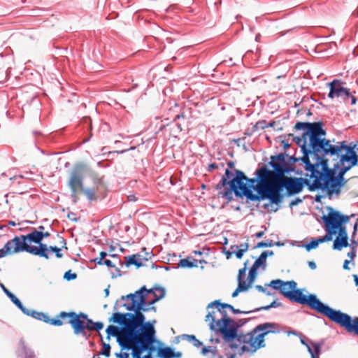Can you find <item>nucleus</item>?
Listing matches in <instances>:
<instances>
[{"label":"nucleus","mask_w":358,"mask_h":358,"mask_svg":"<svg viewBox=\"0 0 358 358\" xmlns=\"http://www.w3.org/2000/svg\"><path fill=\"white\" fill-rule=\"evenodd\" d=\"M39 234L43 240L50 236V233L48 231H39Z\"/></svg>","instance_id":"nucleus-63"},{"label":"nucleus","mask_w":358,"mask_h":358,"mask_svg":"<svg viewBox=\"0 0 358 358\" xmlns=\"http://www.w3.org/2000/svg\"><path fill=\"white\" fill-rule=\"evenodd\" d=\"M210 248L207 247H203L199 250H195L192 252L197 258L192 257V255L188 256L184 259H180L177 264H169L166 265H157L155 262H151V268L155 269H169V268H193L198 267V264H206L207 259L210 255ZM200 268H203V266L201 265Z\"/></svg>","instance_id":"nucleus-8"},{"label":"nucleus","mask_w":358,"mask_h":358,"mask_svg":"<svg viewBox=\"0 0 358 358\" xmlns=\"http://www.w3.org/2000/svg\"><path fill=\"white\" fill-rule=\"evenodd\" d=\"M349 99L350 100V104L352 106L355 105L357 101V97L355 96L351 92H350V95L348 96V100Z\"/></svg>","instance_id":"nucleus-59"},{"label":"nucleus","mask_w":358,"mask_h":358,"mask_svg":"<svg viewBox=\"0 0 358 358\" xmlns=\"http://www.w3.org/2000/svg\"><path fill=\"white\" fill-rule=\"evenodd\" d=\"M357 250L355 249L350 250V251L348 253V257L350 258L349 260H352L353 262L354 258L356 257Z\"/></svg>","instance_id":"nucleus-56"},{"label":"nucleus","mask_w":358,"mask_h":358,"mask_svg":"<svg viewBox=\"0 0 358 358\" xmlns=\"http://www.w3.org/2000/svg\"><path fill=\"white\" fill-rule=\"evenodd\" d=\"M94 182L96 185L102 183V177H99L96 173H94L92 175Z\"/></svg>","instance_id":"nucleus-50"},{"label":"nucleus","mask_w":358,"mask_h":358,"mask_svg":"<svg viewBox=\"0 0 358 358\" xmlns=\"http://www.w3.org/2000/svg\"><path fill=\"white\" fill-rule=\"evenodd\" d=\"M101 355H103L106 357H109L110 355V346L108 343H103V348L101 352Z\"/></svg>","instance_id":"nucleus-41"},{"label":"nucleus","mask_w":358,"mask_h":358,"mask_svg":"<svg viewBox=\"0 0 358 358\" xmlns=\"http://www.w3.org/2000/svg\"><path fill=\"white\" fill-rule=\"evenodd\" d=\"M257 182V177L250 178L247 176L245 180H241L233 187H225L223 191L220 192L222 196L227 200V203H229L234 200L233 194L238 199H246V203L250 201L258 202L259 197L255 190V183Z\"/></svg>","instance_id":"nucleus-7"},{"label":"nucleus","mask_w":358,"mask_h":358,"mask_svg":"<svg viewBox=\"0 0 358 358\" xmlns=\"http://www.w3.org/2000/svg\"><path fill=\"white\" fill-rule=\"evenodd\" d=\"M157 356L161 358H173V350L170 347L159 348Z\"/></svg>","instance_id":"nucleus-30"},{"label":"nucleus","mask_w":358,"mask_h":358,"mask_svg":"<svg viewBox=\"0 0 358 358\" xmlns=\"http://www.w3.org/2000/svg\"><path fill=\"white\" fill-rule=\"evenodd\" d=\"M77 190H71V199L73 202V203L76 204L77 203L78 201V197L77 196Z\"/></svg>","instance_id":"nucleus-49"},{"label":"nucleus","mask_w":358,"mask_h":358,"mask_svg":"<svg viewBox=\"0 0 358 358\" xmlns=\"http://www.w3.org/2000/svg\"><path fill=\"white\" fill-rule=\"evenodd\" d=\"M324 193H325V194H317L314 198L315 201L316 203H321L322 199H324L326 196L328 197L327 195V192H324Z\"/></svg>","instance_id":"nucleus-51"},{"label":"nucleus","mask_w":358,"mask_h":358,"mask_svg":"<svg viewBox=\"0 0 358 358\" xmlns=\"http://www.w3.org/2000/svg\"><path fill=\"white\" fill-rule=\"evenodd\" d=\"M267 200H268V203H264L263 208L267 209L268 212H276L284 200V195L278 193Z\"/></svg>","instance_id":"nucleus-24"},{"label":"nucleus","mask_w":358,"mask_h":358,"mask_svg":"<svg viewBox=\"0 0 358 358\" xmlns=\"http://www.w3.org/2000/svg\"><path fill=\"white\" fill-rule=\"evenodd\" d=\"M264 227V231H258L255 234V236L257 238H261L263 237V236L264 235V233H265V231L266 230V227Z\"/></svg>","instance_id":"nucleus-64"},{"label":"nucleus","mask_w":358,"mask_h":358,"mask_svg":"<svg viewBox=\"0 0 358 358\" xmlns=\"http://www.w3.org/2000/svg\"><path fill=\"white\" fill-rule=\"evenodd\" d=\"M103 327V324L101 322H94L92 331H100Z\"/></svg>","instance_id":"nucleus-52"},{"label":"nucleus","mask_w":358,"mask_h":358,"mask_svg":"<svg viewBox=\"0 0 358 358\" xmlns=\"http://www.w3.org/2000/svg\"><path fill=\"white\" fill-rule=\"evenodd\" d=\"M109 322L124 325V329H129V313H115L109 319Z\"/></svg>","instance_id":"nucleus-25"},{"label":"nucleus","mask_w":358,"mask_h":358,"mask_svg":"<svg viewBox=\"0 0 358 358\" xmlns=\"http://www.w3.org/2000/svg\"><path fill=\"white\" fill-rule=\"evenodd\" d=\"M303 199H301L300 197H296L294 198V199H292L289 204V206L290 208H292L294 206H296L297 205H299V203H302L303 202Z\"/></svg>","instance_id":"nucleus-45"},{"label":"nucleus","mask_w":358,"mask_h":358,"mask_svg":"<svg viewBox=\"0 0 358 358\" xmlns=\"http://www.w3.org/2000/svg\"><path fill=\"white\" fill-rule=\"evenodd\" d=\"M134 149H135V147H130L128 149H125V150H116V151H113V152H108V154H111V153L124 154L129 150H132Z\"/></svg>","instance_id":"nucleus-55"},{"label":"nucleus","mask_w":358,"mask_h":358,"mask_svg":"<svg viewBox=\"0 0 358 358\" xmlns=\"http://www.w3.org/2000/svg\"><path fill=\"white\" fill-rule=\"evenodd\" d=\"M57 236L60 239V243L62 244V248H65L67 250V248H66V239L62 237V236H60L59 234H57Z\"/></svg>","instance_id":"nucleus-60"},{"label":"nucleus","mask_w":358,"mask_h":358,"mask_svg":"<svg viewBox=\"0 0 358 358\" xmlns=\"http://www.w3.org/2000/svg\"><path fill=\"white\" fill-rule=\"evenodd\" d=\"M310 156L308 155V159L304 158V154L301 157H296L295 153L289 155L286 152H281L270 157L271 162L269 165L273 169L274 174L277 175H289L294 171L295 164L301 162L304 166V169L306 172L312 173L314 176L317 173V170L331 169L329 166V160L327 157L318 155V157H313L315 160L312 163L310 159Z\"/></svg>","instance_id":"nucleus-6"},{"label":"nucleus","mask_w":358,"mask_h":358,"mask_svg":"<svg viewBox=\"0 0 358 358\" xmlns=\"http://www.w3.org/2000/svg\"><path fill=\"white\" fill-rule=\"evenodd\" d=\"M268 285L279 290L290 301L308 306L316 313L344 328L348 333L355 335L358 328V317L352 318L347 313L331 308L320 301L315 294H303L302 289H296V283L293 280L284 282L279 279L273 280Z\"/></svg>","instance_id":"nucleus-4"},{"label":"nucleus","mask_w":358,"mask_h":358,"mask_svg":"<svg viewBox=\"0 0 358 358\" xmlns=\"http://www.w3.org/2000/svg\"><path fill=\"white\" fill-rule=\"evenodd\" d=\"M350 250L355 249L357 250V248L358 247V240L355 239H350Z\"/></svg>","instance_id":"nucleus-54"},{"label":"nucleus","mask_w":358,"mask_h":358,"mask_svg":"<svg viewBox=\"0 0 358 358\" xmlns=\"http://www.w3.org/2000/svg\"><path fill=\"white\" fill-rule=\"evenodd\" d=\"M255 175L259 181L263 184L264 190L257 192L258 203L266 200L279 193L276 187L277 176L271 171L266 165H262L255 171Z\"/></svg>","instance_id":"nucleus-9"},{"label":"nucleus","mask_w":358,"mask_h":358,"mask_svg":"<svg viewBox=\"0 0 358 358\" xmlns=\"http://www.w3.org/2000/svg\"><path fill=\"white\" fill-rule=\"evenodd\" d=\"M110 255L113 259H117L121 266H125L127 268L135 266L136 268L149 266L148 263L151 264V262H153L152 258L155 257L152 249L145 247L142 248L141 250L136 253L125 256L123 262H122L120 256L117 254Z\"/></svg>","instance_id":"nucleus-11"},{"label":"nucleus","mask_w":358,"mask_h":358,"mask_svg":"<svg viewBox=\"0 0 358 358\" xmlns=\"http://www.w3.org/2000/svg\"><path fill=\"white\" fill-rule=\"evenodd\" d=\"M86 164L84 162H78L73 165L68 181V186L71 190L78 191V184L83 178V173L86 169Z\"/></svg>","instance_id":"nucleus-17"},{"label":"nucleus","mask_w":358,"mask_h":358,"mask_svg":"<svg viewBox=\"0 0 358 358\" xmlns=\"http://www.w3.org/2000/svg\"><path fill=\"white\" fill-rule=\"evenodd\" d=\"M294 129L302 131L301 136H291L300 148L304 158L308 159V155L318 157V155L336 156L338 162L334 164L335 168L343 165H358V147L357 143H348L342 141L336 145L331 143V141L325 138L327 131L324 129V122L322 120L317 122H296Z\"/></svg>","instance_id":"nucleus-1"},{"label":"nucleus","mask_w":358,"mask_h":358,"mask_svg":"<svg viewBox=\"0 0 358 358\" xmlns=\"http://www.w3.org/2000/svg\"><path fill=\"white\" fill-rule=\"evenodd\" d=\"M25 312L29 313V314H26L27 315H31L33 317H34L38 320L43 321L47 324H51L53 326L59 327V326L63 325L64 323V322L63 320H60V318L59 317V314L56 316L55 318L51 319L49 317V316L47 314L42 313V312H38V311H35V310H29L27 309L26 308H25Z\"/></svg>","instance_id":"nucleus-20"},{"label":"nucleus","mask_w":358,"mask_h":358,"mask_svg":"<svg viewBox=\"0 0 358 358\" xmlns=\"http://www.w3.org/2000/svg\"><path fill=\"white\" fill-rule=\"evenodd\" d=\"M129 294L122 296L127 302L124 306L128 310H135V314L129 313V329H123L118 336V341L122 348L131 350L132 358H142L143 351L149 348L155 340V329L149 322L143 324L145 317L141 311L146 312L155 308L145 307V296Z\"/></svg>","instance_id":"nucleus-3"},{"label":"nucleus","mask_w":358,"mask_h":358,"mask_svg":"<svg viewBox=\"0 0 358 358\" xmlns=\"http://www.w3.org/2000/svg\"><path fill=\"white\" fill-rule=\"evenodd\" d=\"M280 305V303H277L276 301H273L270 305L268 306H263V307H260L259 308H257V310H268L269 308H275V307H278Z\"/></svg>","instance_id":"nucleus-47"},{"label":"nucleus","mask_w":358,"mask_h":358,"mask_svg":"<svg viewBox=\"0 0 358 358\" xmlns=\"http://www.w3.org/2000/svg\"><path fill=\"white\" fill-rule=\"evenodd\" d=\"M274 245V242L272 240L268 239L266 241H262L258 242L254 248H271Z\"/></svg>","instance_id":"nucleus-35"},{"label":"nucleus","mask_w":358,"mask_h":358,"mask_svg":"<svg viewBox=\"0 0 358 358\" xmlns=\"http://www.w3.org/2000/svg\"><path fill=\"white\" fill-rule=\"evenodd\" d=\"M87 196V199L90 201H94L96 199L94 197V190L92 189L87 188L83 192Z\"/></svg>","instance_id":"nucleus-40"},{"label":"nucleus","mask_w":358,"mask_h":358,"mask_svg":"<svg viewBox=\"0 0 358 358\" xmlns=\"http://www.w3.org/2000/svg\"><path fill=\"white\" fill-rule=\"evenodd\" d=\"M238 325L234 320L222 319L219 322L215 329L221 333L225 342L230 343L234 339L238 341V344H230L231 349H236L240 346L242 352L253 353L265 347L264 338L269 333L275 332V324L268 322L261 324L246 334H238Z\"/></svg>","instance_id":"nucleus-5"},{"label":"nucleus","mask_w":358,"mask_h":358,"mask_svg":"<svg viewBox=\"0 0 358 358\" xmlns=\"http://www.w3.org/2000/svg\"><path fill=\"white\" fill-rule=\"evenodd\" d=\"M84 122L87 126V129L92 130V120L90 117H85Z\"/></svg>","instance_id":"nucleus-57"},{"label":"nucleus","mask_w":358,"mask_h":358,"mask_svg":"<svg viewBox=\"0 0 358 358\" xmlns=\"http://www.w3.org/2000/svg\"><path fill=\"white\" fill-rule=\"evenodd\" d=\"M102 265H105L110 268H118L116 265L110 259H105L102 262Z\"/></svg>","instance_id":"nucleus-48"},{"label":"nucleus","mask_w":358,"mask_h":358,"mask_svg":"<svg viewBox=\"0 0 358 358\" xmlns=\"http://www.w3.org/2000/svg\"><path fill=\"white\" fill-rule=\"evenodd\" d=\"M272 250H264L261 255L255 259L253 264L251 266H248L249 261H246L244 263L242 268H266V259L268 257L273 255Z\"/></svg>","instance_id":"nucleus-22"},{"label":"nucleus","mask_w":358,"mask_h":358,"mask_svg":"<svg viewBox=\"0 0 358 358\" xmlns=\"http://www.w3.org/2000/svg\"><path fill=\"white\" fill-rule=\"evenodd\" d=\"M354 166L352 164H346L335 168L334 166L331 169L317 170L314 176L307 172L306 176L309 178L276 174V187L279 193L282 194L284 197L299 194L306 186L309 192H327L328 198L331 199L334 195L341 194L342 188L347 182L344 176Z\"/></svg>","instance_id":"nucleus-2"},{"label":"nucleus","mask_w":358,"mask_h":358,"mask_svg":"<svg viewBox=\"0 0 358 358\" xmlns=\"http://www.w3.org/2000/svg\"><path fill=\"white\" fill-rule=\"evenodd\" d=\"M26 236L29 245H31V243L36 244V246H40L41 245H46V243H43L42 242L43 239L41 237V234H39V231H36V228H31L30 232L26 234Z\"/></svg>","instance_id":"nucleus-26"},{"label":"nucleus","mask_w":358,"mask_h":358,"mask_svg":"<svg viewBox=\"0 0 358 358\" xmlns=\"http://www.w3.org/2000/svg\"><path fill=\"white\" fill-rule=\"evenodd\" d=\"M224 308H229L236 314L242 313L240 310L235 309L230 304L220 303L219 300L211 302L207 306L208 314L205 319L206 322H208L211 330L219 332L218 329H215L219 322L222 319H231L227 316Z\"/></svg>","instance_id":"nucleus-10"},{"label":"nucleus","mask_w":358,"mask_h":358,"mask_svg":"<svg viewBox=\"0 0 358 358\" xmlns=\"http://www.w3.org/2000/svg\"><path fill=\"white\" fill-rule=\"evenodd\" d=\"M343 82L341 79H334L327 84L329 92L328 98L333 99L335 97H341L344 102L348 101V96L350 95V90L342 86Z\"/></svg>","instance_id":"nucleus-16"},{"label":"nucleus","mask_w":358,"mask_h":358,"mask_svg":"<svg viewBox=\"0 0 358 358\" xmlns=\"http://www.w3.org/2000/svg\"><path fill=\"white\" fill-rule=\"evenodd\" d=\"M67 218L69 219L71 221L74 222H78L80 221V217H77L76 214L73 212H69L67 214Z\"/></svg>","instance_id":"nucleus-43"},{"label":"nucleus","mask_w":358,"mask_h":358,"mask_svg":"<svg viewBox=\"0 0 358 358\" xmlns=\"http://www.w3.org/2000/svg\"><path fill=\"white\" fill-rule=\"evenodd\" d=\"M216 168H217V163L213 162V163L210 164L208 166V167H207V169H206V171H207L208 172H213L214 170H215V169H216Z\"/></svg>","instance_id":"nucleus-58"},{"label":"nucleus","mask_w":358,"mask_h":358,"mask_svg":"<svg viewBox=\"0 0 358 358\" xmlns=\"http://www.w3.org/2000/svg\"><path fill=\"white\" fill-rule=\"evenodd\" d=\"M169 125V122L160 124V125H159L157 131H156L155 133L158 134L159 131H162L166 127H167Z\"/></svg>","instance_id":"nucleus-62"},{"label":"nucleus","mask_w":358,"mask_h":358,"mask_svg":"<svg viewBox=\"0 0 358 358\" xmlns=\"http://www.w3.org/2000/svg\"><path fill=\"white\" fill-rule=\"evenodd\" d=\"M266 124H267V122H266V120H259L254 126V128L255 129L260 128L262 129H264L267 128V125Z\"/></svg>","instance_id":"nucleus-44"},{"label":"nucleus","mask_w":358,"mask_h":358,"mask_svg":"<svg viewBox=\"0 0 358 358\" xmlns=\"http://www.w3.org/2000/svg\"><path fill=\"white\" fill-rule=\"evenodd\" d=\"M249 244L245 243L241 244L239 246L237 245H231L230 249L232 250L237 259H240L243 257L244 253L248 250Z\"/></svg>","instance_id":"nucleus-28"},{"label":"nucleus","mask_w":358,"mask_h":358,"mask_svg":"<svg viewBox=\"0 0 358 358\" xmlns=\"http://www.w3.org/2000/svg\"><path fill=\"white\" fill-rule=\"evenodd\" d=\"M144 292H145L146 293H148V294H153V295L155 296V287L147 289L145 288V287L144 286L141 289H139L138 291L136 292L135 294H136V296L143 295V296H145V299L146 298V294L143 293ZM136 299H138V296H136Z\"/></svg>","instance_id":"nucleus-39"},{"label":"nucleus","mask_w":358,"mask_h":358,"mask_svg":"<svg viewBox=\"0 0 358 358\" xmlns=\"http://www.w3.org/2000/svg\"><path fill=\"white\" fill-rule=\"evenodd\" d=\"M108 256V253L105 251H101L99 253V257L90 259L91 262H94L98 265H102V262L106 259Z\"/></svg>","instance_id":"nucleus-36"},{"label":"nucleus","mask_w":358,"mask_h":358,"mask_svg":"<svg viewBox=\"0 0 358 358\" xmlns=\"http://www.w3.org/2000/svg\"><path fill=\"white\" fill-rule=\"evenodd\" d=\"M62 248L56 245H41L38 248L37 255L41 258L48 259L52 254H54L57 259L63 257Z\"/></svg>","instance_id":"nucleus-19"},{"label":"nucleus","mask_w":358,"mask_h":358,"mask_svg":"<svg viewBox=\"0 0 358 358\" xmlns=\"http://www.w3.org/2000/svg\"><path fill=\"white\" fill-rule=\"evenodd\" d=\"M350 246L349 238L336 236L333 241L332 248L341 251L343 248Z\"/></svg>","instance_id":"nucleus-27"},{"label":"nucleus","mask_w":358,"mask_h":358,"mask_svg":"<svg viewBox=\"0 0 358 358\" xmlns=\"http://www.w3.org/2000/svg\"><path fill=\"white\" fill-rule=\"evenodd\" d=\"M321 219L322 220L323 229L325 231V234L322 236L317 237L320 244L332 241L333 237L335 236V231L334 230L331 223L329 214H323Z\"/></svg>","instance_id":"nucleus-21"},{"label":"nucleus","mask_w":358,"mask_h":358,"mask_svg":"<svg viewBox=\"0 0 358 358\" xmlns=\"http://www.w3.org/2000/svg\"><path fill=\"white\" fill-rule=\"evenodd\" d=\"M257 270H250L252 272L250 275L249 276V280L248 281H243V275H244V271H247V270H238V285L237 288L232 293V297H236L238 296V293L240 292L245 291L247 290L252 284V282L255 280V278L257 275Z\"/></svg>","instance_id":"nucleus-18"},{"label":"nucleus","mask_w":358,"mask_h":358,"mask_svg":"<svg viewBox=\"0 0 358 358\" xmlns=\"http://www.w3.org/2000/svg\"><path fill=\"white\" fill-rule=\"evenodd\" d=\"M60 320L64 322V324H70L76 335H82L87 338L90 334L85 329V320L87 319V315L83 313H76L75 312L66 313L62 311L59 313Z\"/></svg>","instance_id":"nucleus-14"},{"label":"nucleus","mask_w":358,"mask_h":358,"mask_svg":"<svg viewBox=\"0 0 358 358\" xmlns=\"http://www.w3.org/2000/svg\"><path fill=\"white\" fill-rule=\"evenodd\" d=\"M38 246L29 245L26 235L14 236L11 240L8 241L3 247L1 252L7 255H10L22 252H28L36 256Z\"/></svg>","instance_id":"nucleus-13"},{"label":"nucleus","mask_w":358,"mask_h":358,"mask_svg":"<svg viewBox=\"0 0 358 358\" xmlns=\"http://www.w3.org/2000/svg\"><path fill=\"white\" fill-rule=\"evenodd\" d=\"M183 337L186 338V339L188 341H189V342L192 341L193 344H194V345L195 347L199 348V347H200L202 345V343L200 341H199L196 338V336H194V335H187V334H185V335H183Z\"/></svg>","instance_id":"nucleus-38"},{"label":"nucleus","mask_w":358,"mask_h":358,"mask_svg":"<svg viewBox=\"0 0 358 358\" xmlns=\"http://www.w3.org/2000/svg\"><path fill=\"white\" fill-rule=\"evenodd\" d=\"M291 136H293L292 134H282L278 137L282 149L285 151L291 146V144L289 143Z\"/></svg>","instance_id":"nucleus-32"},{"label":"nucleus","mask_w":358,"mask_h":358,"mask_svg":"<svg viewBox=\"0 0 358 358\" xmlns=\"http://www.w3.org/2000/svg\"><path fill=\"white\" fill-rule=\"evenodd\" d=\"M33 134L36 138V145L39 143L40 138L43 137L42 133L38 131H34Z\"/></svg>","instance_id":"nucleus-53"},{"label":"nucleus","mask_w":358,"mask_h":358,"mask_svg":"<svg viewBox=\"0 0 358 358\" xmlns=\"http://www.w3.org/2000/svg\"><path fill=\"white\" fill-rule=\"evenodd\" d=\"M165 295V290L162 287H155V299L148 303V305H152L159 299H162Z\"/></svg>","instance_id":"nucleus-33"},{"label":"nucleus","mask_w":358,"mask_h":358,"mask_svg":"<svg viewBox=\"0 0 358 358\" xmlns=\"http://www.w3.org/2000/svg\"><path fill=\"white\" fill-rule=\"evenodd\" d=\"M326 209L335 231V236L349 238L346 228V224L349 222V217L331 206H327Z\"/></svg>","instance_id":"nucleus-15"},{"label":"nucleus","mask_w":358,"mask_h":358,"mask_svg":"<svg viewBox=\"0 0 358 358\" xmlns=\"http://www.w3.org/2000/svg\"><path fill=\"white\" fill-rule=\"evenodd\" d=\"M94 322H93L91 319H89L87 316V319L85 320V331H92V327H94Z\"/></svg>","instance_id":"nucleus-42"},{"label":"nucleus","mask_w":358,"mask_h":358,"mask_svg":"<svg viewBox=\"0 0 358 358\" xmlns=\"http://www.w3.org/2000/svg\"><path fill=\"white\" fill-rule=\"evenodd\" d=\"M106 331L108 334L107 338H109L110 336H117L118 334L120 332V328L116 326L109 325L106 328Z\"/></svg>","instance_id":"nucleus-34"},{"label":"nucleus","mask_w":358,"mask_h":358,"mask_svg":"<svg viewBox=\"0 0 358 358\" xmlns=\"http://www.w3.org/2000/svg\"><path fill=\"white\" fill-rule=\"evenodd\" d=\"M232 250H227L226 248H223V253L226 255L227 259H229L233 255Z\"/></svg>","instance_id":"nucleus-61"},{"label":"nucleus","mask_w":358,"mask_h":358,"mask_svg":"<svg viewBox=\"0 0 358 358\" xmlns=\"http://www.w3.org/2000/svg\"><path fill=\"white\" fill-rule=\"evenodd\" d=\"M71 270H68V271H66L64 275V278L68 281L73 280L76 278V274L71 273Z\"/></svg>","instance_id":"nucleus-46"},{"label":"nucleus","mask_w":358,"mask_h":358,"mask_svg":"<svg viewBox=\"0 0 358 358\" xmlns=\"http://www.w3.org/2000/svg\"><path fill=\"white\" fill-rule=\"evenodd\" d=\"M172 122L174 123L173 126L176 127L172 128V130L176 133H180L185 130L187 127V117L185 111L180 109V112L172 117Z\"/></svg>","instance_id":"nucleus-23"},{"label":"nucleus","mask_w":358,"mask_h":358,"mask_svg":"<svg viewBox=\"0 0 358 358\" xmlns=\"http://www.w3.org/2000/svg\"><path fill=\"white\" fill-rule=\"evenodd\" d=\"M227 168L220 182L216 185L215 189L219 192L223 191L225 187H233L241 180H245L247 176L245 173L235 169V162H227ZM220 194V192H219Z\"/></svg>","instance_id":"nucleus-12"},{"label":"nucleus","mask_w":358,"mask_h":358,"mask_svg":"<svg viewBox=\"0 0 358 358\" xmlns=\"http://www.w3.org/2000/svg\"><path fill=\"white\" fill-rule=\"evenodd\" d=\"M320 348L321 346L320 344L311 343V348L308 347V351L310 352L311 355L313 354V355H317V356H319L320 352Z\"/></svg>","instance_id":"nucleus-37"},{"label":"nucleus","mask_w":358,"mask_h":358,"mask_svg":"<svg viewBox=\"0 0 358 358\" xmlns=\"http://www.w3.org/2000/svg\"><path fill=\"white\" fill-rule=\"evenodd\" d=\"M320 245L319 239L317 237L312 238L309 241H306L301 245L307 252H310L313 249H316Z\"/></svg>","instance_id":"nucleus-31"},{"label":"nucleus","mask_w":358,"mask_h":358,"mask_svg":"<svg viewBox=\"0 0 358 358\" xmlns=\"http://www.w3.org/2000/svg\"><path fill=\"white\" fill-rule=\"evenodd\" d=\"M2 287H3L4 292L10 299L11 301L17 308H19L24 314H29L28 313L25 312V307L23 306L21 301L13 293H11L8 289H7L5 287H3V286H2Z\"/></svg>","instance_id":"nucleus-29"}]
</instances>
